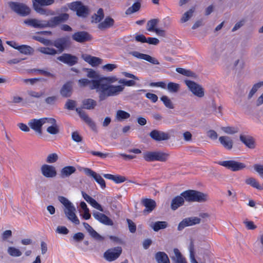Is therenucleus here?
Segmentation results:
<instances>
[{
    "label": "nucleus",
    "mask_w": 263,
    "mask_h": 263,
    "mask_svg": "<svg viewBox=\"0 0 263 263\" xmlns=\"http://www.w3.org/2000/svg\"><path fill=\"white\" fill-rule=\"evenodd\" d=\"M69 18V15L66 13H61L59 15L51 17L48 21L39 20L35 18L25 20L24 23L35 28L47 27L55 28L62 23L66 22Z\"/></svg>",
    "instance_id": "obj_1"
},
{
    "label": "nucleus",
    "mask_w": 263,
    "mask_h": 263,
    "mask_svg": "<svg viewBox=\"0 0 263 263\" xmlns=\"http://www.w3.org/2000/svg\"><path fill=\"white\" fill-rule=\"evenodd\" d=\"M91 89H96L99 95V101L102 102L112 96H116L123 91L124 87L122 85H114L108 83H101V81H94Z\"/></svg>",
    "instance_id": "obj_2"
},
{
    "label": "nucleus",
    "mask_w": 263,
    "mask_h": 263,
    "mask_svg": "<svg viewBox=\"0 0 263 263\" xmlns=\"http://www.w3.org/2000/svg\"><path fill=\"white\" fill-rule=\"evenodd\" d=\"M181 196L183 197L185 201L197 202H204L208 200V195L194 190H188L181 193Z\"/></svg>",
    "instance_id": "obj_3"
},
{
    "label": "nucleus",
    "mask_w": 263,
    "mask_h": 263,
    "mask_svg": "<svg viewBox=\"0 0 263 263\" xmlns=\"http://www.w3.org/2000/svg\"><path fill=\"white\" fill-rule=\"evenodd\" d=\"M169 156V154L161 151H146L143 153V157L147 162L155 161L165 162L167 160Z\"/></svg>",
    "instance_id": "obj_4"
},
{
    "label": "nucleus",
    "mask_w": 263,
    "mask_h": 263,
    "mask_svg": "<svg viewBox=\"0 0 263 263\" xmlns=\"http://www.w3.org/2000/svg\"><path fill=\"white\" fill-rule=\"evenodd\" d=\"M83 71L87 72V77L89 78H97L98 81H101V83L111 84L118 81V79L116 76L102 77L92 69L85 68H83Z\"/></svg>",
    "instance_id": "obj_5"
},
{
    "label": "nucleus",
    "mask_w": 263,
    "mask_h": 263,
    "mask_svg": "<svg viewBox=\"0 0 263 263\" xmlns=\"http://www.w3.org/2000/svg\"><path fill=\"white\" fill-rule=\"evenodd\" d=\"M71 45L70 37L69 35L59 37L52 41V45L56 47L58 52L62 53L65 50L68 49Z\"/></svg>",
    "instance_id": "obj_6"
},
{
    "label": "nucleus",
    "mask_w": 263,
    "mask_h": 263,
    "mask_svg": "<svg viewBox=\"0 0 263 263\" xmlns=\"http://www.w3.org/2000/svg\"><path fill=\"white\" fill-rule=\"evenodd\" d=\"M8 4L12 11L21 16H26L31 12L30 8L23 3L10 2Z\"/></svg>",
    "instance_id": "obj_7"
},
{
    "label": "nucleus",
    "mask_w": 263,
    "mask_h": 263,
    "mask_svg": "<svg viewBox=\"0 0 263 263\" xmlns=\"http://www.w3.org/2000/svg\"><path fill=\"white\" fill-rule=\"evenodd\" d=\"M71 10L76 11L78 16L86 17L89 14V9L87 6H84L81 2L77 1L71 3L69 5Z\"/></svg>",
    "instance_id": "obj_8"
},
{
    "label": "nucleus",
    "mask_w": 263,
    "mask_h": 263,
    "mask_svg": "<svg viewBox=\"0 0 263 263\" xmlns=\"http://www.w3.org/2000/svg\"><path fill=\"white\" fill-rule=\"evenodd\" d=\"M184 83L188 87L190 90L196 96L202 98L204 95V89L201 85L196 82L185 80Z\"/></svg>",
    "instance_id": "obj_9"
},
{
    "label": "nucleus",
    "mask_w": 263,
    "mask_h": 263,
    "mask_svg": "<svg viewBox=\"0 0 263 263\" xmlns=\"http://www.w3.org/2000/svg\"><path fill=\"white\" fill-rule=\"evenodd\" d=\"M122 249L121 247H117L108 249L104 254V258L108 261H112L116 260L121 254Z\"/></svg>",
    "instance_id": "obj_10"
},
{
    "label": "nucleus",
    "mask_w": 263,
    "mask_h": 263,
    "mask_svg": "<svg viewBox=\"0 0 263 263\" xmlns=\"http://www.w3.org/2000/svg\"><path fill=\"white\" fill-rule=\"evenodd\" d=\"M71 37L73 41L82 44L92 40V35L85 31H77L72 34Z\"/></svg>",
    "instance_id": "obj_11"
},
{
    "label": "nucleus",
    "mask_w": 263,
    "mask_h": 263,
    "mask_svg": "<svg viewBox=\"0 0 263 263\" xmlns=\"http://www.w3.org/2000/svg\"><path fill=\"white\" fill-rule=\"evenodd\" d=\"M48 118H42L39 119H33L29 121L28 123L29 126L31 129L40 135L42 134V126L46 123Z\"/></svg>",
    "instance_id": "obj_12"
},
{
    "label": "nucleus",
    "mask_w": 263,
    "mask_h": 263,
    "mask_svg": "<svg viewBox=\"0 0 263 263\" xmlns=\"http://www.w3.org/2000/svg\"><path fill=\"white\" fill-rule=\"evenodd\" d=\"M76 209L73 204H70L64 209V212L68 220L75 224H79L80 220L76 215Z\"/></svg>",
    "instance_id": "obj_13"
},
{
    "label": "nucleus",
    "mask_w": 263,
    "mask_h": 263,
    "mask_svg": "<svg viewBox=\"0 0 263 263\" xmlns=\"http://www.w3.org/2000/svg\"><path fill=\"white\" fill-rule=\"evenodd\" d=\"M59 61L67 64L69 66H72L78 63V58L70 53H63L57 58Z\"/></svg>",
    "instance_id": "obj_14"
},
{
    "label": "nucleus",
    "mask_w": 263,
    "mask_h": 263,
    "mask_svg": "<svg viewBox=\"0 0 263 263\" xmlns=\"http://www.w3.org/2000/svg\"><path fill=\"white\" fill-rule=\"evenodd\" d=\"M41 173L47 178H53L57 176V172L55 167L51 165L43 164L41 167Z\"/></svg>",
    "instance_id": "obj_15"
},
{
    "label": "nucleus",
    "mask_w": 263,
    "mask_h": 263,
    "mask_svg": "<svg viewBox=\"0 0 263 263\" xmlns=\"http://www.w3.org/2000/svg\"><path fill=\"white\" fill-rule=\"evenodd\" d=\"M201 219L197 217H191L183 219L178 224V230L181 231L185 227L200 223Z\"/></svg>",
    "instance_id": "obj_16"
},
{
    "label": "nucleus",
    "mask_w": 263,
    "mask_h": 263,
    "mask_svg": "<svg viewBox=\"0 0 263 263\" xmlns=\"http://www.w3.org/2000/svg\"><path fill=\"white\" fill-rule=\"evenodd\" d=\"M149 135L153 140L157 142L167 140L170 139V135L168 133L157 129L152 130Z\"/></svg>",
    "instance_id": "obj_17"
},
{
    "label": "nucleus",
    "mask_w": 263,
    "mask_h": 263,
    "mask_svg": "<svg viewBox=\"0 0 263 263\" xmlns=\"http://www.w3.org/2000/svg\"><path fill=\"white\" fill-rule=\"evenodd\" d=\"M76 112L82 120H83L93 131H97V127L95 122L86 114L85 111L80 108H76Z\"/></svg>",
    "instance_id": "obj_18"
},
{
    "label": "nucleus",
    "mask_w": 263,
    "mask_h": 263,
    "mask_svg": "<svg viewBox=\"0 0 263 263\" xmlns=\"http://www.w3.org/2000/svg\"><path fill=\"white\" fill-rule=\"evenodd\" d=\"M76 112L82 120H83L93 131H97V127L95 122L86 114L85 111L80 108H76Z\"/></svg>",
    "instance_id": "obj_19"
},
{
    "label": "nucleus",
    "mask_w": 263,
    "mask_h": 263,
    "mask_svg": "<svg viewBox=\"0 0 263 263\" xmlns=\"http://www.w3.org/2000/svg\"><path fill=\"white\" fill-rule=\"evenodd\" d=\"M83 170L86 175L92 177L102 189L106 187L105 181L99 174L89 168H84Z\"/></svg>",
    "instance_id": "obj_20"
},
{
    "label": "nucleus",
    "mask_w": 263,
    "mask_h": 263,
    "mask_svg": "<svg viewBox=\"0 0 263 263\" xmlns=\"http://www.w3.org/2000/svg\"><path fill=\"white\" fill-rule=\"evenodd\" d=\"M130 54L132 55L134 57H136L138 59L144 60L153 64L155 65H159L160 63L156 58L150 56L149 55L141 53L138 51H130L129 53Z\"/></svg>",
    "instance_id": "obj_21"
},
{
    "label": "nucleus",
    "mask_w": 263,
    "mask_h": 263,
    "mask_svg": "<svg viewBox=\"0 0 263 263\" xmlns=\"http://www.w3.org/2000/svg\"><path fill=\"white\" fill-rule=\"evenodd\" d=\"M141 203L145 207L143 210V214L146 215L152 212L156 207V201L149 198H143L141 200Z\"/></svg>",
    "instance_id": "obj_22"
},
{
    "label": "nucleus",
    "mask_w": 263,
    "mask_h": 263,
    "mask_svg": "<svg viewBox=\"0 0 263 263\" xmlns=\"http://www.w3.org/2000/svg\"><path fill=\"white\" fill-rule=\"evenodd\" d=\"M73 92L72 82L68 81L65 83L61 87L60 93L63 98H69L71 96Z\"/></svg>",
    "instance_id": "obj_23"
},
{
    "label": "nucleus",
    "mask_w": 263,
    "mask_h": 263,
    "mask_svg": "<svg viewBox=\"0 0 263 263\" xmlns=\"http://www.w3.org/2000/svg\"><path fill=\"white\" fill-rule=\"evenodd\" d=\"M92 215L96 219L105 225L112 226L114 224L112 220L104 214L96 211Z\"/></svg>",
    "instance_id": "obj_24"
},
{
    "label": "nucleus",
    "mask_w": 263,
    "mask_h": 263,
    "mask_svg": "<svg viewBox=\"0 0 263 263\" xmlns=\"http://www.w3.org/2000/svg\"><path fill=\"white\" fill-rule=\"evenodd\" d=\"M46 123L51 124V125L47 128V132L49 134L51 135H56L60 132L59 127L54 118H48Z\"/></svg>",
    "instance_id": "obj_25"
},
{
    "label": "nucleus",
    "mask_w": 263,
    "mask_h": 263,
    "mask_svg": "<svg viewBox=\"0 0 263 263\" xmlns=\"http://www.w3.org/2000/svg\"><path fill=\"white\" fill-rule=\"evenodd\" d=\"M83 225L93 239L98 241H103L104 240V237L97 233L88 223L84 222Z\"/></svg>",
    "instance_id": "obj_26"
},
{
    "label": "nucleus",
    "mask_w": 263,
    "mask_h": 263,
    "mask_svg": "<svg viewBox=\"0 0 263 263\" xmlns=\"http://www.w3.org/2000/svg\"><path fill=\"white\" fill-rule=\"evenodd\" d=\"M82 58L87 63L93 67L97 66L101 64L102 59L99 58L92 57L87 54H83Z\"/></svg>",
    "instance_id": "obj_27"
},
{
    "label": "nucleus",
    "mask_w": 263,
    "mask_h": 263,
    "mask_svg": "<svg viewBox=\"0 0 263 263\" xmlns=\"http://www.w3.org/2000/svg\"><path fill=\"white\" fill-rule=\"evenodd\" d=\"M240 140L248 148L251 149L255 148V140L252 136L249 135H241L240 136Z\"/></svg>",
    "instance_id": "obj_28"
},
{
    "label": "nucleus",
    "mask_w": 263,
    "mask_h": 263,
    "mask_svg": "<svg viewBox=\"0 0 263 263\" xmlns=\"http://www.w3.org/2000/svg\"><path fill=\"white\" fill-rule=\"evenodd\" d=\"M32 2V6L33 9L36 12L42 14V15H53L54 14V12L51 10H48L47 9L43 8V6L39 5L35 2Z\"/></svg>",
    "instance_id": "obj_29"
},
{
    "label": "nucleus",
    "mask_w": 263,
    "mask_h": 263,
    "mask_svg": "<svg viewBox=\"0 0 263 263\" xmlns=\"http://www.w3.org/2000/svg\"><path fill=\"white\" fill-rule=\"evenodd\" d=\"M185 200L184 198L181 195L175 197L171 202V209L174 211L176 210L184 204Z\"/></svg>",
    "instance_id": "obj_30"
},
{
    "label": "nucleus",
    "mask_w": 263,
    "mask_h": 263,
    "mask_svg": "<svg viewBox=\"0 0 263 263\" xmlns=\"http://www.w3.org/2000/svg\"><path fill=\"white\" fill-rule=\"evenodd\" d=\"M115 21L112 17L110 16H107L104 21L98 24V28L101 30H103L112 27Z\"/></svg>",
    "instance_id": "obj_31"
},
{
    "label": "nucleus",
    "mask_w": 263,
    "mask_h": 263,
    "mask_svg": "<svg viewBox=\"0 0 263 263\" xmlns=\"http://www.w3.org/2000/svg\"><path fill=\"white\" fill-rule=\"evenodd\" d=\"M76 168L73 166L64 167L60 171V176L61 178L69 177L71 174L75 173Z\"/></svg>",
    "instance_id": "obj_32"
},
{
    "label": "nucleus",
    "mask_w": 263,
    "mask_h": 263,
    "mask_svg": "<svg viewBox=\"0 0 263 263\" xmlns=\"http://www.w3.org/2000/svg\"><path fill=\"white\" fill-rule=\"evenodd\" d=\"M173 251L175 255L171 256V258L174 263H187L178 249L175 248Z\"/></svg>",
    "instance_id": "obj_33"
},
{
    "label": "nucleus",
    "mask_w": 263,
    "mask_h": 263,
    "mask_svg": "<svg viewBox=\"0 0 263 263\" xmlns=\"http://www.w3.org/2000/svg\"><path fill=\"white\" fill-rule=\"evenodd\" d=\"M81 108L91 110L97 106V102L92 99H85L82 101Z\"/></svg>",
    "instance_id": "obj_34"
},
{
    "label": "nucleus",
    "mask_w": 263,
    "mask_h": 263,
    "mask_svg": "<svg viewBox=\"0 0 263 263\" xmlns=\"http://www.w3.org/2000/svg\"><path fill=\"white\" fill-rule=\"evenodd\" d=\"M155 258L157 263H170L167 255L164 252H157L155 255Z\"/></svg>",
    "instance_id": "obj_35"
},
{
    "label": "nucleus",
    "mask_w": 263,
    "mask_h": 263,
    "mask_svg": "<svg viewBox=\"0 0 263 263\" xmlns=\"http://www.w3.org/2000/svg\"><path fill=\"white\" fill-rule=\"evenodd\" d=\"M17 49L20 53L26 55H32L34 52L33 48L28 45H22L18 46Z\"/></svg>",
    "instance_id": "obj_36"
},
{
    "label": "nucleus",
    "mask_w": 263,
    "mask_h": 263,
    "mask_svg": "<svg viewBox=\"0 0 263 263\" xmlns=\"http://www.w3.org/2000/svg\"><path fill=\"white\" fill-rule=\"evenodd\" d=\"M141 0L134 3L133 5L129 7L125 11L126 15H130L138 11L141 6Z\"/></svg>",
    "instance_id": "obj_37"
},
{
    "label": "nucleus",
    "mask_w": 263,
    "mask_h": 263,
    "mask_svg": "<svg viewBox=\"0 0 263 263\" xmlns=\"http://www.w3.org/2000/svg\"><path fill=\"white\" fill-rule=\"evenodd\" d=\"M167 223L166 221H157L153 223L151 227L155 232H158L161 229H163L166 228Z\"/></svg>",
    "instance_id": "obj_38"
},
{
    "label": "nucleus",
    "mask_w": 263,
    "mask_h": 263,
    "mask_svg": "<svg viewBox=\"0 0 263 263\" xmlns=\"http://www.w3.org/2000/svg\"><path fill=\"white\" fill-rule=\"evenodd\" d=\"M130 114L124 110H118L116 112V118L119 121L127 119L130 117Z\"/></svg>",
    "instance_id": "obj_39"
},
{
    "label": "nucleus",
    "mask_w": 263,
    "mask_h": 263,
    "mask_svg": "<svg viewBox=\"0 0 263 263\" xmlns=\"http://www.w3.org/2000/svg\"><path fill=\"white\" fill-rule=\"evenodd\" d=\"M245 182L246 184L250 185L252 187L256 188L258 190H262V186L256 181V180L253 177H250V178L246 179L245 180Z\"/></svg>",
    "instance_id": "obj_40"
},
{
    "label": "nucleus",
    "mask_w": 263,
    "mask_h": 263,
    "mask_svg": "<svg viewBox=\"0 0 263 263\" xmlns=\"http://www.w3.org/2000/svg\"><path fill=\"white\" fill-rule=\"evenodd\" d=\"M246 165L241 162L231 160V171H238L245 168Z\"/></svg>",
    "instance_id": "obj_41"
},
{
    "label": "nucleus",
    "mask_w": 263,
    "mask_h": 263,
    "mask_svg": "<svg viewBox=\"0 0 263 263\" xmlns=\"http://www.w3.org/2000/svg\"><path fill=\"white\" fill-rule=\"evenodd\" d=\"M38 50L42 53L51 55H54L58 53L57 50L49 47H40Z\"/></svg>",
    "instance_id": "obj_42"
},
{
    "label": "nucleus",
    "mask_w": 263,
    "mask_h": 263,
    "mask_svg": "<svg viewBox=\"0 0 263 263\" xmlns=\"http://www.w3.org/2000/svg\"><path fill=\"white\" fill-rule=\"evenodd\" d=\"M92 80H89L87 79H80L78 81L80 86L81 87H85L87 86L88 84H91L89 86V88L91 89V87H92L94 85V81H98V79L97 78H92Z\"/></svg>",
    "instance_id": "obj_43"
},
{
    "label": "nucleus",
    "mask_w": 263,
    "mask_h": 263,
    "mask_svg": "<svg viewBox=\"0 0 263 263\" xmlns=\"http://www.w3.org/2000/svg\"><path fill=\"white\" fill-rule=\"evenodd\" d=\"M194 11H195V8L194 7H193V8L190 9L187 11L185 12L183 14V15L180 20L181 23H183L186 22L187 21H189L191 18V17L193 16V13L194 12Z\"/></svg>",
    "instance_id": "obj_44"
},
{
    "label": "nucleus",
    "mask_w": 263,
    "mask_h": 263,
    "mask_svg": "<svg viewBox=\"0 0 263 263\" xmlns=\"http://www.w3.org/2000/svg\"><path fill=\"white\" fill-rule=\"evenodd\" d=\"M176 71L177 72H178L183 76H185L194 77V78H195L196 76V74L194 72H193L191 70H189L184 69L183 68H177L176 69Z\"/></svg>",
    "instance_id": "obj_45"
},
{
    "label": "nucleus",
    "mask_w": 263,
    "mask_h": 263,
    "mask_svg": "<svg viewBox=\"0 0 263 263\" xmlns=\"http://www.w3.org/2000/svg\"><path fill=\"white\" fill-rule=\"evenodd\" d=\"M159 20L157 18L152 19L147 23V30L148 31H154L156 28L155 26L159 23Z\"/></svg>",
    "instance_id": "obj_46"
},
{
    "label": "nucleus",
    "mask_w": 263,
    "mask_h": 263,
    "mask_svg": "<svg viewBox=\"0 0 263 263\" xmlns=\"http://www.w3.org/2000/svg\"><path fill=\"white\" fill-rule=\"evenodd\" d=\"M160 100L163 102L164 105L170 109L174 108V105L171 100L166 96H163L160 98Z\"/></svg>",
    "instance_id": "obj_47"
},
{
    "label": "nucleus",
    "mask_w": 263,
    "mask_h": 263,
    "mask_svg": "<svg viewBox=\"0 0 263 263\" xmlns=\"http://www.w3.org/2000/svg\"><path fill=\"white\" fill-rule=\"evenodd\" d=\"M8 253L10 256L13 257L20 256L22 254L18 249L13 247H10L8 248Z\"/></svg>",
    "instance_id": "obj_48"
},
{
    "label": "nucleus",
    "mask_w": 263,
    "mask_h": 263,
    "mask_svg": "<svg viewBox=\"0 0 263 263\" xmlns=\"http://www.w3.org/2000/svg\"><path fill=\"white\" fill-rule=\"evenodd\" d=\"M168 90L171 92H177L180 88L179 84L173 82H170L167 85Z\"/></svg>",
    "instance_id": "obj_49"
},
{
    "label": "nucleus",
    "mask_w": 263,
    "mask_h": 263,
    "mask_svg": "<svg viewBox=\"0 0 263 263\" xmlns=\"http://www.w3.org/2000/svg\"><path fill=\"white\" fill-rule=\"evenodd\" d=\"M261 86H263L261 82L255 84L253 86L252 89H251L248 95V99H251L253 96V95L256 92L257 90Z\"/></svg>",
    "instance_id": "obj_50"
},
{
    "label": "nucleus",
    "mask_w": 263,
    "mask_h": 263,
    "mask_svg": "<svg viewBox=\"0 0 263 263\" xmlns=\"http://www.w3.org/2000/svg\"><path fill=\"white\" fill-rule=\"evenodd\" d=\"M77 105L76 101L73 100L68 99L65 104V108L68 110H76V106Z\"/></svg>",
    "instance_id": "obj_51"
},
{
    "label": "nucleus",
    "mask_w": 263,
    "mask_h": 263,
    "mask_svg": "<svg viewBox=\"0 0 263 263\" xmlns=\"http://www.w3.org/2000/svg\"><path fill=\"white\" fill-rule=\"evenodd\" d=\"M33 39L36 41L40 42L46 46H52V41L44 39L41 36H34Z\"/></svg>",
    "instance_id": "obj_52"
},
{
    "label": "nucleus",
    "mask_w": 263,
    "mask_h": 263,
    "mask_svg": "<svg viewBox=\"0 0 263 263\" xmlns=\"http://www.w3.org/2000/svg\"><path fill=\"white\" fill-rule=\"evenodd\" d=\"M206 113H214L215 115L218 114V112L216 111V105L214 101H212L211 103L207 107Z\"/></svg>",
    "instance_id": "obj_53"
},
{
    "label": "nucleus",
    "mask_w": 263,
    "mask_h": 263,
    "mask_svg": "<svg viewBox=\"0 0 263 263\" xmlns=\"http://www.w3.org/2000/svg\"><path fill=\"white\" fill-rule=\"evenodd\" d=\"M228 137L225 136L220 137L219 140L220 143L226 148L230 149V142L228 140Z\"/></svg>",
    "instance_id": "obj_54"
},
{
    "label": "nucleus",
    "mask_w": 263,
    "mask_h": 263,
    "mask_svg": "<svg viewBox=\"0 0 263 263\" xmlns=\"http://www.w3.org/2000/svg\"><path fill=\"white\" fill-rule=\"evenodd\" d=\"M42 6H50L54 3V0H32Z\"/></svg>",
    "instance_id": "obj_55"
},
{
    "label": "nucleus",
    "mask_w": 263,
    "mask_h": 263,
    "mask_svg": "<svg viewBox=\"0 0 263 263\" xmlns=\"http://www.w3.org/2000/svg\"><path fill=\"white\" fill-rule=\"evenodd\" d=\"M58 156L56 153H52L47 156L46 161L48 163H53L55 162L58 160Z\"/></svg>",
    "instance_id": "obj_56"
},
{
    "label": "nucleus",
    "mask_w": 263,
    "mask_h": 263,
    "mask_svg": "<svg viewBox=\"0 0 263 263\" xmlns=\"http://www.w3.org/2000/svg\"><path fill=\"white\" fill-rule=\"evenodd\" d=\"M18 80H22L24 82L27 83L29 82L31 85H33L34 83H36L37 82L40 81H46V79L43 78H32V79H22L21 78H18Z\"/></svg>",
    "instance_id": "obj_57"
},
{
    "label": "nucleus",
    "mask_w": 263,
    "mask_h": 263,
    "mask_svg": "<svg viewBox=\"0 0 263 263\" xmlns=\"http://www.w3.org/2000/svg\"><path fill=\"white\" fill-rule=\"evenodd\" d=\"M119 83L122 84L124 86H132L136 84V82L133 80H126L125 79H120L119 81Z\"/></svg>",
    "instance_id": "obj_58"
},
{
    "label": "nucleus",
    "mask_w": 263,
    "mask_h": 263,
    "mask_svg": "<svg viewBox=\"0 0 263 263\" xmlns=\"http://www.w3.org/2000/svg\"><path fill=\"white\" fill-rule=\"evenodd\" d=\"M253 167L260 177L263 179V165L255 164L254 165Z\"/></svg>",
    "instance_id": "obj_59"
},
{
    "label": "nucleus",
    "mask_w": 263,
    "mask_h": 263,
    "mask_svg": "<svg viewBox=\"0 0 263 263\" xmlns=\"http://www.w3.org/2000/svg\"><path fill=\"white\" fill-rule=\"evenodd\" d=\"M126 221L128 223L129 231L132 233H135L136 231V224L132 220L129 219H127Z\"/></svg>",
    "instance_id": "obj_60"
},
{
    "label": "nucleus",
    "mask_w": 263,
    "mask_h": 263,
    "mask_svg": "<svg viewBox=\"0 0 263 263\" xmlns=\"http://www.w3.org/2000/svg\"><path fill=\"white\" fill-rule=\"evenodd\" d=\"M57 99L58 98L56 96H50L46 98L45 99V102L47 104L52 105L54 104Z\"/></svg>",
    "instance_id": "obj_61"
},
{
    "label": "nucleus",
    "mask_w": 263,
    "mask_h": 263,
    "mask_svg": "<svg viewBox=\"0 0 263 263\" xmlns=\"http://www.w3.org/2000/svg\"><path fill=\"white\" fill-rule=\"evenodd\" d=\"M58 200L64 205L65 208L72 204L69 200L63 196H59Z\"/></svg>",
    "instance_id": "obj_62"
},
{
    "label": "nucleus",
    "mask_w": 263,
    "mask_h": 263,
    "mask_svg": "<svg viewBox=\"0 0 263 263\" xmlns=\"http://www.w3.org/2000/svg\"><path fill=\"white\" fill-rule=\"evenodd\" d=\"M72 139L77 142H80L82 141V137L80 135L77 131L73 132L71 135Z\"/></svg>",
    "instance_id": "obj_63"
},
{
    "label": "nucleus",
    "mask_w": 263,
    "mask_h": 263,
    "mask_svg": "<svg viewBox=\"0 0 263 263\" xmlns=\"http://www.w3.org/2000/svg\"><path fill=\"white\" fill-rule=\"evenodd\" d=\"M84 238V234L82 232H78L76 233L73 236V239L77 242L82 241Z\"/></svg>",
    "instance_id": "obj_64"
}]
</instances>
